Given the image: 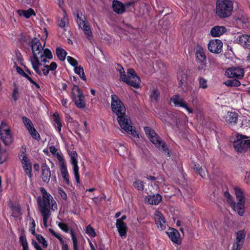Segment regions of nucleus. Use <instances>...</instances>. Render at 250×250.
Segmentation results:
<instances>
[{
  "label": "nucleus",
  "instance_id": "13d9d810",
  "mask_svg": "<svg viewBox=\"0 0 250 250\" xmlns=\"http://www.w3.org/2000/svg\"><path fill=\"white\" fill-rule=\"evenodd\" d=\"M16 70L19 74L21 75L22 77L26 78L27 80L30 77V76H29L26 73L24 72V71L21 67L19 66H17Z\"/></svg>",
  "mask_w": 250,
  "mask_h": 250
},
{
  "label": "nucleus",
  "instance_id": "f03ea898",
  "mask_svg": "<svg viewBox=\"0 0 250 250\" xmlns=\"http://www.w3.org/2000/svg\"><path fill=\"white\" fill-rule=\"evenodd\" d=\"M29 45L31 47L33 53V56L30 58L32 67L38 75L41 76L42 73L39 69V66L41 65L39 61V56L42 54L44 44L42 46L39 39L34 38L29 42Z\"/></svg>",
  "mask_w": 250,
  "mask_h": 250
},
{
  "label": "nucleus",
  "instance_id": "5fc2aeb1",
  "mask_svg": "<svg viewBox=\"0 0 250 250\" xmlns=\"http://www.w3.org/2000/svg\"><path fill=\"white\" fill-rule=\"evenodd\" d=\"M67 60L68 62L74 68L78 66V63L76 60L74 59L73 57L71 56L67 57Z\"/></svg>",
  "mask_w": 250,
  "mask_h": 250
},
{
  "label": "nucleus",
  "instance_id": "c03bdc74",
  "mask_svg": "<svg viewBox=\"0 0 250 250\" xmlns=\"http://www.w3.org/2000/svg\"><path fill=\"white\" fill-rule=\"evenodd\" d=\"M23 165V168L25 172L28 175V176L31 178L32 177V174L31 172V165L30 163L26 164L25 165Z\"/></svg>",
  "mask_w": 250,
  "mask_h": 250
},
{
  "label": "nucleus",
  "instance_id": "dca6fc26",
  "mask_svg": "<svg viewBox=\"0 0 250 250\" xmlns=\"http://www.w3.org/2000/svg\"><path fill=\"white\" fill-rule=\"evenodd\" d=\"M167 234L169 239L174 243L179 244L181 243L180 235L179 231L172 228H170L167 231Z\"/></svg>",
  "mask_w": 250,
  "mask_h": 250
},
{
  "label": "nucleus",
  "instance_id": "864d4df0",
  "mask_svg": "<svg viewBox=\"0 0 250 250\" xmlns=\"http://www.w3.org/2000/svg\"><path fill=\"white\" fill-rule=\"evenodd\" d=\"M85 231L87 234H89L92 237H95L96 236V233L95 232L94 229L90 225H88L86 227Z\"/></svg>",
  "mask_w": 250,
  "mask_h": 250
},
{
  "label": "nucleus",
  "instance_id": "49530a36",
  "mask_svg": "<svg viewBox=\"0 0 250 250\" xmlns=\"http://www.w3.org/2000/svg\"><path fill=\"white\" fill-rule=\"evenodd\" d=\"M69 155L71 158V163H78L77 157L78 154L76 151H72L68 152Z\"/></svg>",
  "mask_w": 250,
  "mask_h": 250
},
{
  "label": "nucleus",
  "instance_id": "680f3d73",
  "mask_svg": "<svg viewBox=\"0 0 250 250\" xmlns=\"http://www.w3.org/2000/svg\"><path fill=\"white\" fill-rule=\"evenodd\" d=\"M57 65L55 62H52L49 65H45L44 67L49 68L50 70L53 71L56 69Z\"/></svg>",
  "mask_w": 250,
  "mask_h": 250
},
{
  "label": "nucleus",
  "instance_id": "774afa93",
  "mask_svg": "<svg viewBox=\"0 0 250 250\" xmlns=\"http://www.w3.org/2000/svg\"><path fill=\"white\" fill-rule=\"evenodd\" d=\"M245 181L247 184L250 185V171L246 172Z\"/></svg>",
  "mask_w": 250,
  "mask_h": 250
},
{
  "label": "nucleus",
  "instance_id": "a18cd8bd",
  "mask_svg": "<svg viewBox=\"0 0 250 250\" xmlns=\"http://www.w3.org/2000/svg\"><path fill=\"white\" fill-rule=\"evenodd\" d=\"M116 70L120 73V79L122 81V79H125V76L126 75L124 68L120 64L118 63L117 67H116Z\"/></svg>",
  "mask_w": 250,
  "mask_h": 250
},
{
  "label": "nucleus",
  "instance_id": "79ce46f5",
  "mask_svg": "<svg viewBox=\"0 0 250 250\" xmlns=\"http://www.w3.org/2000/svg\"><path fill=\"white\" fill-rule=\"evenodd\" d=\"M29 132L32 137L37 141H39L41 139L40 135L38 131L36 130L35 127L33 126L31 130H29Z\"/></svg>",
  "mask_w": 250,
  "mask_h": 250
},
{
  "label": "nucleus",
  "instance_id": "0eeeda50",
  "mask_svg": "<svg viewBox=\"0 0 250 250\" xmlns=\"http://www.w3.org/2000/svg\"><path fill=\"white\" fill-rule=\"evenodd\" d=\"M235 194L236 196L237 203H235L234 211L237 212L239 215L242 216L245 212V207L246 203V198L242 190L238 187L234 188Z\"/></svg>",
  "mask_w": 250,
  "mask_h": 250
},
{
  "label": "nucleus",
  "instance_id": "a211bd4d",
  "mask_svg": "<svg viewBox=\"0 0 250 250\" xmlns=\"http://www.w3.org/2000/svg\"><path fill=\"white\" fill-rule=\"evenodd\" d=\"M42 179L43 182L48 183L51 177V171L49 167L46 163L42 165Z\"/></svg>",
  "mask_w": 250,
  "mask_h": 250
},
{
  "label": "nucleus",
  "instance_id": "6e6552de",
  "mask_svg": "<svg viewBox=\"0 0 250 250\" xmlns=\"http://www.w3.org/2000/svg\"><path fill=\"white\" fill-rule=\"evenodd\" d=\"M71 98L76 107L84 108L86 106L84 96L78 86L74 85L72 88Z\"/></svg>",
  "mask_w": 250,
  "mask_h": 250
},
{
  "label": "nucleus",
  "instance_id": "7c9ffc66",
  "mask_svg": "<svg viewBox=\"0 0 250 250\" xmlns=\"http://www.w3.org/2000/svg\"><path fill=\"white\" fill-rule=\"evenodd\" d=\"M246 232L244 230H239L236 232V238L235 240L237 243L244 244V240L246 237Z\"/></svg>",
  "mask_w": 250,
  "mask_h": 250
},
{
  "label": "nucleus",
  "instance_id": "412c9836",
  "mask_svg": "<svg viewBox=\"0 0 250 250\" xmlns=\"http://www.w3.org/2000/svg\"><path fill=\"white\" fill-rule=\"evenodd\" d=\"M118 231L120 236L125 237L126 236L127 226L125 222H121L120 221H116V224Z\"/></svg>",
  "mask_w": 250,
  "mask_h": 250
},
{
  "label": "nucleus",
  "instance_id": "72a5a7b5",
  "mask_svg": "<svg viewBox=\"0 0 250 250\" xmlns=\"http://www.w3.org/2000/svg\"><path fill=\"white\" fill-rule=\"evenodd\" d=\"M56 51L58 59L60 61H64L67 55V52L63 49L60 47H57Z\"/></svg>",
  "mask_w": 250,
  "mask_h": 250
},
{
  "label": "nucleus",
  "instance_id": "58836bf2",
  "mask_svg": "<svg viewBox=\"0 0 250 250\" xmlns=\"http://www.w3.org/2000/svg\"><path fill=\"white\" fill-rule=\"evenodd\" d=\"M53 116L54 117V122L57 124V130L60 134L61 131V128L62 126V125L60 122V119L59 116V114L57 112H55L53 114Z\"/></svg>",
  "mask_w": 250,
  "mask_h": 250
},
{
  "label": "nucleus",
  "instance_id": "20e7f679",
  "mask_svg": "<svg viewBox=\"0 0 250 250\" xmlns=\"http://www.w3.org/2000/svg\"><path fill=\"white\" fill-rule=\"evenodd\" d=\"M233 10V3L230 0H217L216 4V14L220 18H226L231 16Z\"/></svg>",
  "mask_w": 250,
  "mask_h": 250
},
{
  "label": "nucleus",
  "instance_id": "e2e57ef3",
  "mask_svg": "<svg viewBox=\"0 0 250 250\" xmlns=\"http://www.w3.org/2000/svg\"><path fill=\"white\" fill-rule=\"evenodd\" d=\"M243 244H241V243H238L237 242L234 241L232 247V250H240L242 248Z\"/></svg>",
  "mask_w": 250,
  "mask_h": 250
},
{
  "label": "nucleus",
  "instance_id": "2eb2a0df",
  "mask_svg": "<svg viewBox=\"0 0 250 250\" xmlns=\"http://www.w3.org/2000/svg\"><path fill=\"white\" fill-rule=\"evenodd\" d=\"M195 55L198 62L200 64L198 67L199 69L201 70L206 67L207 58L204 49L201 47H199L196 51Z\"/></svg>",
  "mask_w": 250,
  "mask_h": 250
},
{
  "label": "nucleus",
  "instance_id": "1a4fd4ad",
  "mask_svg": "<svg viewBox=\"0 0 250 250\" xmlns=\"http://www.w3.org/2000/svg\"><path fill=\"white\" fill-rule=\"evenodd\" d=\"M111 108L113 112L117 116L124 115L125 113L126 108L119 97L115 94L111 95Z\"/></svg>",
  "mask_w": 250,
  "mask_h": 250
},
{
  "label": "nucleus",
  "instance_id": "37998d69",
  "mask_svg": "<svg viewBox=\"0 0 250 250\" xmlns=\"http://www.w3.org/2000/svg\"><path fill=\"white\" fill-rule=\"evenodd\" d=\"M5 132H11V130L8 127L7 124L4 121H2L0 125V133Z\"/></svg>",
  "mask_w": 250,
  "mask_h": 250
},
{
  "label": "nucleus",
  "instance_id": "2f4dec72",
  "mask_svg": "<svg viewBox=\"0 0 250 250\" xmlns=\"http://www.w3.org/2000/svg\"><path fill=\"white\" fill-rule=\"evenodd\" d=\"M223 84L228 87H238L241 85V83L238 80L235 78L231 80H228L223 82Z\"/></svg>",
  "mask_w": 250,
  "mask_h": 250
},
{
  "label": "nucleus",
  "instance_id": "0e129e2a",
  "mask_svg": "<svg viewBox=\"0 0 250 250\" xmlns=\"http://www.w3.org/2000/svg\"><path fill=\"white\" fill-rule=\"evenodd\" d=\"M59 193L63 200H66L67 194H66V192L62 189V188L59 189Z\"/></svg>",
  "mask_w": 250,
  "mask_h": 250
},
{
  "label": "nucleus",
  "instance_id": "6ab92c4d",
  "mask_svg": "<svg viewBox=\"0 0 250 250\" xmlns=\"http://www.w3.org/2000/svg\"><path fill=\"white\" fill-rule=\"evenodd\" d=\"M237 42L244 48L250 49V36L242 35L237 38Z\"/></svg>",
  "mask_w": 250,
  "mask_h": 250
},
{
  "label": "nucleus",
  "instance_id": "bf43d9fd",
  "mask_svg": "<svg viewBox=\"0 0 250 250\" xmlns=\"http://www.w3.org/2000/svg\"><path fill=\"white\" fill-rule=\"evenodd\" d=\"M49 151L51 153V154L55 156L57 158V154H59L60 155H62V154L57 152V149L54 146H51L49 147Z\"/></svg>",
  "mask_w": 250,
  "mask_h": 250
},
{
  "label": "nucleus",
  "instance_id": "6e6d98bb",
  "mask_svg": "<svg viewBox=\"0 0 250 250\" xmlns=\"http://www.w3.org/2000/svg\"><path fill=\"white\" fill-rule=\"evenodd\" d=\"M159 96V93L156 89H154L152 91L150 97L151 100H154L155 101H157L158 99V97Z\"/></svg>",
  "mask_w": 250,
  "mask_h": 250
},
{
  "label": "nucleus",
  "instance_id": "3c124183",
  "mask_svg": "<svg viewBox=\"0 0 250 250\" xmlns=\"http://www.w3.org/2000/svg\"><path fill=\"white\" fill-rule=\"evenodd\" d=\"M133 186L138 190H143L144 188V183L141 180H137L134 182Z\"/></svg>",
  "mask_w": 250,
  "mask_h": 250
},
{
  "label": "nucleus",
  "instance_id": "393cba45",
  "mask_svg": "<svg viewBox=\"0 0 250 250\" xmlns=\"http://www.w3.org/2000/svg\"><path fill=\"white\" fill-rule=\"evenodd\" d=\"M226 31L224 26H215L210 31V34L213 37H219Z\"/></svg>",
  "mask_w": 250,
  "mask_h": 250
},
{
  "label": "nucleus",
  "instance_id": "8fccbe9b",
  "mask_svg": "<svg viewBox=\"0 0 250 250\" xmlns=\"http://www.w3.org/2000/svg\"><path fill=\"white\" fill-rule=\"evenodd\" d=\"M20 158H21V162L22 165L30 163L26 154L23 151L21 152Z\"/></svg>",
  "mask_w": 250,
  "mask_h": 250
},
{
  "label": "nucleus",
  "instance_id": "423d86ee",
  "mask_svg": "<svg viewBox=\"0 0 250 250\" xmlns=\"http://www.w3.org/2000/svg\"><path fill=\"white\" fill-rule=\"evenodd\" d=\"M247 136L241 134H237L233 146L235 150L240 153H245L250 150V139L248 140Z\"/></svg>",
  "mask_w": 250,
  "mask_h": 250
},
{
  "label": "nucleus",
  "instance_id": "473e14b6",
  "mask_svg": "<svg viewBox=\"0 0 250 250\" xmlns=\"http://www.w3.org/2000/svg\"><path fill=\"white\" fill-rule=\"evenodd\" d=\"M224 197L226 198V199L228 202V203L230 205L231 208L233 209H235V202L233 200L232 197L229 194L228 191H226L224 192Z\"/></svg>",
  "mask_w": 250,
  "mask_h": 250
},
{
  "label": "nucleus",
  "instance_id": "f257e3e1",
  "mask_svg": "<svg viewBox=\"0 0 250 250\" xmlns=\"http://www.w3.org/2000/svg\"><path fill=\"white\" fill-rule=\"evenodd\" d=\"M40 191L42 197H38L37 202L38 208L42 216L43 225L47 227V220L51 216V207L52 209L54 210L57 209V205L52 196L44 188L41 187Z\"/></svg>",
  "mask_w": 250,
  "mask_h": 250
},
{
  "label": "nucleus",
  "instance_id": "9b49d317",
  "mask_svg": "<svg viewBox=\"0 0 250 250\" xmlns=\"http://www.w3.org/2000/svg\"><path fill=\"white\" fill-rule=\"evenodd\" d=\"M57 160L60 164V169L62 177L67 185L69 184V175L67 169L66 164L62 155L57 154Z\"/></svg>",
  "mask_w": 250,
  "mask_h": 250
},
{
  "label": "nucleus",
  "instance_id": "39448f33",
  "mask_svg": "<svg viewBox=\"0 0 250 250\" xmlns=\"http://www.w3.org/2000/svg\"><path fill=\"white\" fill-rule=\"evenodd\" d=\"M117 121L121 127L125 131L127 134L134 137H139V134L132 125L131 121L129 117L125 114L117 116Z\"/></svg>",
  "mask_w": 250,
  "mask_h": 250
},
{
  "label": "nucleus",
  "instance_id": "b1692460",
  "mask_svg": "<svg viewBox=\"0 0 250 250\" xmlns=\"http://www.w3.org/2000/svg\"><path fill=\"white\" fill-rule=\"evenodd\" d=\"M188 76L184 70H180L178 72L177 80L179 81V86L183 88L187 83Z\"/></svg>",
  "mask_w": 250,
  "mask_h": 250
},
{
  "label": "nucleus",
  "instance_id": "cd10ccee",
  "mask_svg": "<svg viewBox=\"0 0 250 250\" xmlns=\"http://www.w3.org/2000/svg\"><path fill=\"white\" fill-rule=\"evenodd\" d=\"M0 135L5 145L8 146L12 143L13 138L11 132L1 133H0Z\"/></svg>",
  "mask_w": 250,
  "mask_h": 250
},
{
  "label": "nucleus",
  "instance_id": "603ef678",
  "mask_svg": "<svg viewBox=\"0 0 250 250\" xmlns=\"http://www.w3.org/2000/svg\"><path fill=\"white\" fill-rule=\"evenodd\" d=\"M199 87L206 89L208 87L207 81L203 78H199Z\"/></svg>",
  "mask_w": 250,
  "mask_h": 250
},
{
  "label": "nucleus",
  "instance_id": "ea45409f",
  "mask_svg": "<svg viewBox=\"0 0 250 250\" xmlns=\"http://www.w3.org/2000/svg\"><path fill=\"white\" fill-rule=\"evenodd\" d=\"M22 120L24 125L28 131L31 130V128L34 126L31 121L25 116H23Z\"/></svg>",
  "mask_w": 250,
  "mask_h": 250
},
{
  "label": "nucleus",
  "instance_id": "c9c22d12",
  "mask_svg": "<svg viewBox=\"0 0 250 250\" xmlns=\"http://www.w3.org/2000/svg\"><path fill=\"white\" fill-rule=\"evenodd\" d=\"M75 73L79 75L80 78L83 81H86V79L84 75L83 67L81 66H76L74 68Z\"/></svg>",
  "mask_w": 250,
  "mask_h": 250
},
{
  "label": "nucleus",
  "instance_id": "f704fd0d",
  "mask_svg": "<svg viewBox=\"0 0 250 250\" xmlns=\"http://www.w3.org/2000/svg\"><path fill=\"white\" fill-rule=\"evenodd\" d=\"M20 242L22 247V250H28V245L26 240V236L22 233L19 238Z\"/></svg>",
  "mask_w": 250,
  "mask_h": 250
},
{
  "label": "nucleus",
  "instance_id": "7ed1b4c3",
  "mask_svg": "<svg viewBox=\"0 0 250 250\" xmlns=\"http://www.w3.org/2000/svg\"><path fill=\"white\" fill-rule=\"evenodd\" d=\"M144 130L149 140L157 147L162 153L168 156H170V151L167 147L166 143L163 141L160 137L150 127L145 126Z\"/></svg>",
  "mask_w": 250,
  "mask_h": 250
},
{
  "label": "nucleus",
  "instance_id": "ddd939ff",
  "mask_svg": "<svg viewBox=\"0 0 250 250\" xmlns=\"http://www.w3.org/2000/svg\"><path fill=\"white\" fill-rule=\"evenodd\" d=\"M208 50L215 54H219L222 51L223 43L218 39L211 40L208 45Z\"/></svg>",
  "mask_w": 250,
  "mask_h": 250
},
{
  "label": "nucleus",
  "instance_id": "9d476101",
  "mask_svg": "<svg viewBox=\"0 0 250 250\" xmlns=\"http://www.w3.org/2000/svg\"><path fill=\"white\" fill-rule=\"evenodd\" d=\"M122 81L135 88H139L140 85V79L132 68L127 69V75H125V80L122 79Z\"/></svg>",
  "mask_w": 250,
  "mask_h": 250
},
{
  "label": "nucleus",
  "instance_id": "a19ab883",
  "mask_svg": "<svg viewBox=\"0 0 250 250\" xmlns=\"http://www.w3.org/2000/svg\"><path fill=\"white\" fill-rule=\"evenodd\" d=\"M73 166V171L76 181L78 183H80V175L79 173V167L78 163L71 164Z\"/></svg>",
  "mask_w": 250,
  "mask_h": 250
},
{
  "label": "nucleus",
  "instance_id": "4468645a",
  "mask_svg": "<svg viewBox=\"0 0 250 250\" xmlns=\"http://www.w3.org/2000/svg\"><path fill=\"white\" fill-rule=\"evenodd\" d=\"M170 102H172L175 106L185 108L189 113L193 112V109L188 106L184 99L181 98L179 95H175L171 97Z\"/></svg>",
  "mask_w": 250,
  "mask_h": 250
},
{
  "label": "nucleus",
  "instance_id": "a878e982",
  "mask_svg": "<svg viewBox=\"0 0 250 250\" xmlns=\"http://www.w3.org/2000/svg\"><path fill=\"white\" fill-rule=\"evenodd\" d=\"M57 22V25L59 27L62 28L64 31L66 30L65 27L69 24V20L65 11L63 13V17L60 20L59 19Z\"/></svg>",
  "mask_w": 250,
  "mask_h": 250
},
{
  "label": "nucleus",
  "instance_id": "aec40b11",
  "mask_svg": "<svg viewBox=\"0 0 250 250\" xmlns=\"http://www.w3.org/2000/svg\"><path fill=\"white\" fill-rule=\"evenodd\" d=\"M77 23L79 26L81 27L83 30L85 34L87 36V37L89 38L92 36V32L90 30V27L87 23L85 22V21L83 19H80L77 21Z\"/></svg>",
  "mask_w": 250,
  "mask_h": 250
},
{
  "label": "nucleus",
  "instance_id": "bb28decb",
  "mask_svg": "<svg viewBox=\"0 0 250 250\" xmlns=\"http://www.w3.org/2000/svg\"><path fill=\"white\" fill-rule=\"evenodd\" d=\"M52 54L51 51L47 49H43L42 51V54H40L39 59H41V62H47L46 59H52Z\"/></svg>",
  "mask_w": 250,
  "mask_h": 250
},
{
  "label": "nucleus",
  "instance_id": "4c0bfd02",
  "mask_svg": "<svg viewBox=\"0 0 250 250\" xmlns=\"http://www.w3.org/2000/svg\"><path fill=\"white\" fill-rule=\"evenodd\" d=\"M70 234L73 242V250H78V239L73 229L70 230Z\"/></svg>",
  "mask_w": 250,
  "mask_h": 250
},
{
  "label": "nucleus",
  "instance_id": "c756f323",
  "mask_svg": "<svg viewBox=\"0 0 250 250\" xmlns=\"http://www.w3.org/2000/svg\"><path fill=\"white\" fill-rule=\"evenodd\" d=\"M18 13L20 16H23L27 19L29 18L32 15L35 16L36 15L34 10L32 8H29L27 10H19Z\"/></svg>",
  "mask_w": 250,
  "mask_h": 250
},
{
  "label": "nucleus",
  "instance_id": "4be33fe9",
  "mask_svg": "<svg viewBox=\"0 0 250 250\" xmlns=\"http://www.w3.org/2000/svg\"><path fill=\"white\" fill-rule=\"evenodd\" d=\"M238 118V114L234 112H228L225 116L226 122L229 124H236Z\"/></svg>",
  "mask_w": 250,
  "mask_h": 250
},
{
  "label": "nucleus",
  "instance_id": "c85d7f7f",
  "mask_svg": "<svg viewBox=\"0 0 250 250\" xmlns=\"http://www.w3.org/2000/svg\"><path fill=\"white\" fill-rule=\"evenodd\" d=\"M162 197L159 194L150 195L148 202L151 205H158L162 201Z\"/></svg>",
  "mask_w": 250,
  "mask_h": 250
},
{
  "label": "nucleus",
  "instance_id": "09e8293b",
  "mask_svg": "<svg viewBox=\"0 0 250 250\" xmlns=\"http://www.w3.org/2000/svg\"><path fill=\"white\" fill-rule=\"evenodd\" d=\"M7 158V153L5 150H0V164L4 162Z\"/></svg>",
  "mask_w": 250,
  "mask_h": 250
},
{
  "label": "nucleus",
  "instance_id": "338daca9",
  "mask_svg": "<svg viewBox=\"0 0 250 250\" xmlns=\"http://www.w3.org/2000/svg\"><path fill=\"white\" fill-rule=\"evenodd\" d=\"M11 208L13 211L16 213L19 212L21 210V208L18 205L17 206L12 205Z\"/></svg>",
  "mask_w": 250,
  "mask_h": 250
},
{
  "label": "nucleus",
  "instance_id": "5701e85b",
  "mask_svg": "<svg viewBox=\"0 0 250 250\" xmlns=\"http://www.w3.org/2000/svg\"><path fill=\"white\" fill-rule=\"evenodd\" d=\"M112 7L114 11L118 14H121L125 11L124 4L118 0H113Z\"/></svg>",
  "mask_w": 250,
  "mask_h": 250
},
{
  "label": "nucleus",
  "instance_id": "f8f14e48",
  "mask_svg": "<svg viewBox=\"0 0 250 250\" xmlns=\"http://www.w3.org/2000/svg\"><path fill=\"white\" fill-rule=\"evenodd\" d=\"M244 75V70L239 67H232L227 69L225 75L229 78H235L241 79Z\"/></svg>",
  "mask_w": 250,
  "mask_h": 250
},
{
  "label": "nucleus",
  "instance_id": "f3484780",
  "mask_svg": "<svg viewBox=\"0 0 250 250\" xmlns=\"http://www.w3.org/2000/svg\"><path fill=\"white\" fill-rule=\"evenodd\" d=\"M154 219L156 224L158 228H161L162 229H166V222L165 218L163 215L159 211H156Z\"/></svg>",
  "mask_w": 250,
  "mask_h": 250
},
{
  "label": "nucleus",
  "instance_id": "4d7b16f0",
  "mask_svg": "<svg viewBox=\"0 0 250 250\" xmlns=\"http://www.w3.org/2000/svg\"><path fill=\"white\" fill-rule=\"evenodd\" d=\"M58 226L61 229L65 232H68L69 231H70V230L72 229H70L69 227L64 223H59Z\"/></svg>",
  "mask_w": 250,
  "mask_h": 250
},
{
  "label": "nucleus",
  "instance_id": "de8ad7c7",
  "mask_svg": "<svg viewBox=\"0 0 250 250\" xmlns=\"http://www.w3.org/2000/svg\"><path fill=\"white\" fill-rule=\"evenodd\" d=\"M36 238L40 243L42 244L43 248H47L48 245L47 243L44 238L41 234L36 235Z\"/></svg>",
  "mask_w": 250,
  "mask_h": 250
},
{
  "label": "nucleus",
  "instance_id": "69168bd1",
  "mask_svg": "<svg viewBox=\"0 0 250 250\" xmlns=\"http://www.w3.org/2000/svg\"><path fill=\"white\" fill-rule=\"evenodd\" d=\"M49 230L51 234L57 238L58 240H60L61 238H62V235L56 233L53 229H49Z\"/></svg>",
  "mask_w": 250,
  "mask_h": 250
},
{
  "label": "nucleus",
  "instance_id": "e433bc0d",
  "mask_svg": "<svg viewBox=\"0 0 250 250\" xmlns=\"http://www.w3.org/2000/svg\"><path fill=\"white\" fill-rule=\"evenodd\" d=\"M193 169L196 173L199 174L202 178H204L206 176L204 169L200 167L198 164H194Z\"/></svg>",
  "mask_w": 250,
  "mask_h": 250
},
{
  "label": "nucleus",
  "instance_id": "052dcab7",
  "mask_svg": "<svg viewBox=\"0 0 250 250\" xmlns=\"http://www.w3.org/2000/svg\"><path fill=\"white\" fill-rule=\"evenodd\" d=\"M15 55L17 61L20 62L21 64H22V62H23V60L21 53L19 50H16L15 51Z\"/></svg>",
  "mask_w": 250,
  "mask_h": 250
}]
</instances>
